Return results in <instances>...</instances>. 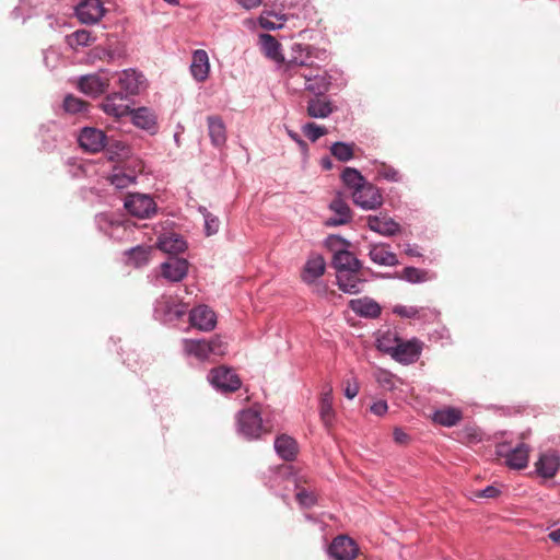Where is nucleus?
<instances>
[{"label":"nucleus","mask_w":560,"mask_h":560,"mask_svg":"<svg viewBox=\"0 0 560 560\" xmlns=\"http://www.w3.org/2000/svg\"><path fill=\"white\" fill-rule=\"evenodd\" d=\"M528 457L529 446L521 443L505 455V464L513 469H523L528 464Z\"/></svg>","instance_id":"26"},{"label":"nucleus","mask_w":560,"mask_h":560,"mask_svg":"<svg viewBox=\"0 0 560 560\" xmlns=\"http://www.w3.org/2000/svg\"><path fill=\"white\" fill-rule=\"evenodd\" d=\"M90 104L72 94L63 100V109L69 114H81L88 112Z\"/></svg>","instance_id":"39"},{"label":"nucleus","mask_w":560,"mask_h":560,"mask_svg":"<svg viewBox=\"0 0 560 560\" xmlns=\"http://www.w3.org/2000/svg\"><path fill=\"white\" fill-rule=\"evenodd\" d=\"M105 133L96 128L85 127L79 136L80 147L90 153L100 152L107 144Z\"/></svg>","instance_id":"12"},{"label":"nucleus","mask_w":560,"mask_h":560,"mask_svg":"<svg viewBox=\"0 0 560 560\" xmlns=\"http://www.w3.org/2000/svg\"><path fill=\"white\" fill-rule=\"evenodd\" d=\"M188 266V261L184 258L168 257V259L161 265V275L168 281L178 282L186 277Z\"/></svg>","instance_id":"15"},{"label":"nucleus","mask_w":560,"mask_h":560,"mask_svg":"<svg viewBox=\"0 0 560 560\" xmlns=\"http://www.w3.org/2000/svg\"><path fill=\"white\" fill-rule=\"evenodd\" d=\"M164 1L167 2L168 4H172V5L179 4V0H164Z\"/></svg>","instance_id":"61"},{"label":"nucleus","mask_w":560,"mask_h":560,"mask_svg":"<svg viewBox=\"0 0 560 560\" xmlns=\"http://www.w3.org/2000/svg\"><path fill=\"white\" fill-rule=\"evenodd\" d=\"M499 494V490L494 487H487L485 490H482L479 494V497L482 498H495Z\"/></svg>","instance_id":"56"},{"label":"nucleus","mask_w":560,"mask_h":560,"mask_svg":"<svg viewBox=\"0 0 560 560\" xmlns=\"http://www.w3.org/2000/svg\"><path fill=\"white\" fill-rule=\"evenodd\" d=\"M307 69V63L304 61L291 60L284 67V73L287 75L288 84L299 89L303 86L305 79L304 70Z\"/></svg>","instance_id":"25"},{"label":"nucleus","mask_w":560,"mask_h":560,"mask_svg":"<svg viewBox=\"0 0 560 560\" xmlns=\"http://www.w3.org/2000/svg\"><path fill=\"white\" fill-rule=\"evenodd\" d=\"M155 312L172 320L180 318L186 313V305L178 296L163 294L156 300Z\"/></svg>","instance_id":"11"},{"label":"nucleus","mask_w":560,"mask_h":560,"mask_svg":"<svg viewBox=\"0 0 560 560\" xmlns=\"http://www.w3.org/2000/svg\"><path fill=\"white\" fill-rule=\"evenodd\" d=\"M103 110L113 117L120 118L129 114V105L121 92L107 95L102 102Z\"/></svg>","instance_id":"16"},{"label":"nucleus","mask_w":560,"mask_h":560,"mask_svg":"<svg viewBox=\"0 0 560 560\" xmlns=\"http://www.w3.org/2000/svg\"><path fill=\"white\" fill-rule=\"evenodd\" d=\"M402 278L411 283L425 282L431 279L428 271L416 267H406L402 270Z\"/></svg>","instance_id":"42"},{"label":"nucleus","mask_w":560,"mask_h":560,"mask_svg":"<svg viewBox=\"0 0 560 560\" xmlns=\"http://www.w3.org/2000/svg\"><path fill=\"white\" fill-rule=\"evenodd\" d=\"M456 434L457 440L465 444H474L481 441V432L476 427H465Z\"/></svg>","instance_id":"43"},{"label":"nucleus","mask_w":560,"mask_h":560,"mask_svg":"<svg viewBox=\"0 0 560 560\" xmlns=\"http://www.w3.org/2000/svg\"><path fill=\"white\" fill-rule=\"evenodd\" d=\"M394 441L397 444H407L409 441V436L406 432H404L401 429L396 428L393 432Z\"/></svg>","instance_id":"53"},{"label":"nucleus","mask_w":560,"mask_h":560,"mask_svg":"<svg viewBox=\"0 0 560 560\" xmlns=\"http://www.w3.org/2000/svg\"><path fill=\"white\" fill-rule=\"evenodd\" d=\"M325 271V260L322 256L310 258L302 272L304 282L312 283L319 278Z\"/></svg>","instance_id":"33"},{"label":"nucleus","mask_w":560,"mask_h":560,"mask_svg":"<svg viewBox=\"0 0 560 560\" xmlns=\"http://www.w3.org/2000/svg\"><path fill=\"white\" fill-rule=\"evenodd\" d=\"M105 10L101 0H84L75 8V15L81 23H97L104 15Z\"/></svg>","instance_id":"13"},{"label":"nucleus","mask_w":560,"mask_h":560,"mask_svg":"<svg viewBox=\"0 0 560 560\" xmlns=\"http://www.w3.org/2000/svg\"><path fill=\"white\" fill-rule=\"evenodd\" d=\"M132 122L144 130H152L155 128V116L147 107H140L135 110L129 109Z\"/></svg>","instance_id":"34"},{"label":"nucleus","mask_w":560,"mask_h":560,"mask_svg":"<svg viewBox=\"0 0 560 560\" xmlns=\"http://www.w3.org/2000/svg\"><path fill=\"white\" fill-rule=\"evenodd\" d=\"M183 350L187 355H192L199 361H206L209 360L211 355H224L228 351V343L219 336H215L210 340L184 339Z\"/></svg>","instance_id":"1"},{"label":"nucleus","mask_w":560,"mask_h":560,"mask_svg":"<svg viewBox=\"0 0 560 560\" xmlns=\"http://www.w3.org/2000/svg\"><path fill=\"white\" fill-rule=\"evenodd\" d=\"M343 384L345 396L349 399H353L358 395L360 389L357 378L353 375H351L350 377L345 380Z\"/></svg>","instance_id":"48"},{"label":"nucleus","mask_w":560,"mask_h":560,"mask_svg":"<svg viewBox=\"0 0 560 560\" xmlns=\"http://www.w3.org/2000/svg\"><path fill=\"white\" fill-rule=\"evenodd\" d=\"M330 210L339 215V219L329 218L326 222L328 226H337L348 223L351 220V210L348 203L337 197L330 202Z\"/></svg>","instance_id":"29"},{"label":"nucleus","mask_w":560,"mask_h":560,"mask_svg":"<svg viewBox=\"0 0 560 560\" xmlns=\"http://www.w3.org/2000/svg\"><path fill=\"white\" fill-rule=\"evenodd\" d=\"M422 346L418 340L402 341L396 339V346L387 349V352L398 362L410 364L416 362L421 354Z\"/></svg>","instance_id":"5"},{"label":"nucleus","mask_w":560,"mask_h":560,"mask_svg":"<svg viewBox=\"0 0 560 560\" xmlns=\"http://www.w3.org/2000/svg\"><path fill=\"white\" fill-rule=\"evenodd\" d=\"M394 313L401 317L413 318L418 315L419 311L413 306L397 305L394 308Z\"/></svg>","instance_id":"50"},{"label":"nucleus","mask_w":560,"mask_h":560,"mask_svg":"<svg viewBox=\"0 0 560 560\" xmlns=\"http://www.w3.org/2000/svg\"><path fill=\"white\" fill-rule=\"evenodd\" d=\"M125 208L133 217L144 219L155 213L156 205L154 200L142 194H130L125 199Z\"/></svg>","instance_id":"6"},{"label":"nucleus","mask_w":560,"mask_h":560,"mask_svg":"<svg viewBox=\"0 0 560 560\" xmlns=\"http://www.w3.org/2000/svg\"><path fill=\"white\" fill-rule=\"evenodd\" d=\"M352 199L357 206L365 210H373L383 205V196L378 188L368 182L358 191H352Z\"/></svg>","instance_id":"10"},{"label":"nucleus","mask_w":560,"mask_h":560,"mask_svg":"<svg viewBox=\"0 0 560 560\" xmlns=\"http://www.w3.org/2000/svg\"><path fill=\"white\" fill-rule=\"evenodd\" d=\"M406 254L409 256H418L419 254L416 252V249L411 248L410 246L406 249Z\"/></svg>","instance_id":"60"},{"label":"nucleus","mask_w":560,"mask_h":560,"mask_svg":"<svg viewBox=\"0 0 560 560\" xmlns=\"http://www.w3.org/2000/svg\"><path fill=\"white\" fill-rule=\"evenodd\" d=\"M353 143L335 142L330 148V152L339 161L347 162L353 158Z\"/></svg>","instance_id":"41"},{"label":"nucleus","mask_w":560,"mask_h":560,"mask_svg":"<svg viewBox=\"0 0 560 560\" xmlns=\"http://www.w3.org/2000/svg\"><path fill=\"white\" fill-rule=\"evenodd\" d=\"M151 247L149 246H136L126 252L127 264L133 267H141L149 261Z\"/></svg>","instance_id":"37"},{"label":"nucleus","mask_w":560,"mask_h":560,"mask_svg":"<svg viewBox=\"0 0 560 560\" xmlns=\"http://www.w3.org/2000/svg\"><path fill=\"white\" fill-rule=\"evenodd\" d=\"M328 553L334 560H354L359 548L353 539L339 535L329 545Z\"/></svg>","instance_id":"9"},{"label":"nucleus","mask_w":560,"mask_h":560,"mask_svg":"<svg viewBox=\"0 0 560 560\" xmlns=\"http://www.w3.org/2000/svg\"><path fill=\"white\" fill-rule=\"evenodd\" d=\"M387 404L384 400H378L371 406V411L374 415L383 416L387 411Z\"/></svg>","instance_id":"54"},{"label":"nucleus","mask_w":560,"mask_h":560,"mask_svg":"<svg viewBox=\"0 0 560 560\" xmlns=\"http://www.w3.org/2000/svg\"><path fill=\"white\" fill-rule=\"evenodd\" d=\"M277 454L284 460H293L298 454V444L294 439L282 434L275 441Z\"/></svg>","instance_id":"31"},{"label":"nucleus","mask_w":560,"mask_h":560,"mask_svg":"<svg viewBox=\"0 0 560 560\" xmlns=\"http://www.w3.org/2000/svg\"><path fill=\"white\" fill-rule=\"evenodd\" d=\"M237 2L246 10H250L260 5L261 0H237Z\"/></svg>","instance_id":"55"},{"label":"nucleus","mask_w":560,"mask_h":560,"mask_svg":"<svg viewBox=\"0 0 560 560\" xmlns=\"http://www.w3.org/2000/svg\"><path fill=\"white\" fill-rule=\"evenodd\" d=\"M126 46L115 36H108L105 44L97 45L90 49L86 55V62L95 65L98 61L114 63L126 57Z\"/></svg>","instance_id":"2"},{"label":"nucleus","mask_w":560,"mask_h":560,"mask_svg":"<svg viewBox=\"0 0 560 560\" xmlns=\"http://www.w3.org/2000/svg\"><path fill=\"white\" fill-rule=\"evenodd\" d=\"M208 378L213 386L222 392H235L242 384L240 377L225 366L212 369Z\"/></svg>","instance_id":"7"},{"label":"nucleus","mask_w":560,"mask_h":560,"mask_svg":"<svg viewBox=\"0 0 560 560\" xmlns=\"http://www.w3.org/2000/svg\"><path fill=\"white\" fill-rule=\"evenodd\" d=\"M331 218L339 219V215L334 214Z\"/></svg>","instance_id":"62"},{"label":"nucleus","mask_w":560,"mask_h":560,"mask_svg":"<svg viewBox=\"0 0 560 560\" xmlns=\"http://www.w3.org/2000/svg\"><path fill=\"white\" fill-rule=\"evenodd\" d=\"M350 308L358 315L363 317L376 318L381 314V306L369 298L351 300Z\"/></svg>","instance_id":"23"},{"label":"nucleus","mask_w":560,"mask_h":560,"mask_svg":"<svg viewBox=\"0 0 560 560\" xmlns=\"http://www.w3.org/2000/svg\"><path fill=\"white\" fill-rule=\"evenodd\" d=\"M360 271H345L337 273V283L341 291L350 294L360 292V284L363 279L360 277Z\"/></svg>","instance_id":"27"},{"label":"nucleus","mask_w":560,"mask_h":560,"mask_svg":"<svg viewBox=\"0 0 560 560\" xmlns=\"http://www.w3.org/2000/svg\"><path fill=\"white\" fill-rule=\"evenodd\" d=\"M368 226L384 236L395 235L399 231V224L385 214L369 215Z\"/></svg>","instance_id":"18"},{"label":"nucleus","mask_w":560,"mask_h":560,"mask_svg":"<svg viewBox=\"0 0 560 560\" xmlns=\"http://www.w3.org/2000/svg\"><path fill=\"white\" fill-rule=\"evenodd\" d=\"M107 70H101L96 73L82 75L79 78L77 88L85 95L96 97L105 93L109 86L110 78Z\"/></svg>","instance_id":"4"},{"label":"nucleus","mask_w":560,"mask_h":560,"mask_svg":"<svg viewBox=\"0 0 560 560\" xmlns=\"http://www.w3.org/2000/svg\"><path fill=\"white\" fill-rule=\"evenodd\" d=\"M549 538L560 545V529H556V530H552L550 534H549Z\"/></svg>","instance_id":"58"},{"label":"nucleus","mask_w":560,"mask_h":560,"mask_svg":"<svg viewBox=\"0 0 560 560\" xmlns=\"http://www.w3.org/2000/svg\"><path fill=\"white\" fill-rule=\"evenodd\" d=\"M332 266L336 268L338 273L349 270L360 271L362 268L361 261L355 258L352 253L345 249L335 253Z\"/></svg>","instance_id":"20"},{"label":"nucleus","mask_w":560,"mask_h":560,"mask_svg":"<svg viewBox=\"0 0 560 560\" xmlns=\"http://www.w3.org/2000/svg\"><path fill=\"white\" fill-rule=\"evenodd\" d=\"M302 131L304 136L312 142L317 141L320 137L327 133L325 127L318 126L315 122H308L303 126Z\"/></svg>","instance_id":"44"},{"label":"nucleus","mask_w":560,"mask_h":560,"mask_svg":"<svg viewBox=\"0 0 560 560\" xmlns=\"http://www.w3.org/2000/svg\"><path fill=\"white\" fill-rule=\"evenodd\" d=\"M238 432L247 439H258L264 432L260 411L255 408L242 410L237 416Z\"/></svg>","instance_id":"3"},{"label":"nucleus","mask_w":560,"mask_h":560,"mask_svg":"<svg viewBox=\"0 0 560 560\" xmlns=\"http://www.w3.org/2000/svg\"><path fill=\"white\" fill-rule=\"evenodd\" d=\"M376 381L385 389H392L395 386V376L388 371L380 370L376 374Z\"/></svg>","instance_id":"47"},{"label":"nucleus","mask_w":560,"mask_h":560,"mask_svg":"<svg viewBox=\"0 0 560 560\" xmlns=\"http://www.w3.org/2000/svg\"><path fill=\"white\" fill-rule=\"evenodd\" d=\"M94 37L91 32L86 30H78L67 36V42L72 48H78L79 46H88L94 42Z\"/></svg>","instance_id":"40"},{"label":"nucleus","mask_w":560,"mask_h":560,"mask_svg":"<svg viewBox=\"0 0 560 560\" xmlns=\"http://www.w3.org/2000/svg\"><path fill=\"white\" fill-rule=\"evenodd\" d=\"M158 247L170 255L175 257L179 253H183L187 244L185 240L176 233H165L159 237Z\"/></svg>","instance_id":"19"},{"label":"nucleus","mask_w":560,"mask_h":560,"mask_svg":"<svg viewBox=\"0 0 560 560\" xmlns=\"http://www.w3.org/2000/svg\"><path fill=\"white\" fill-rule=\"evenodd\" d=\"M189 323L199 330L210 331L215 327L217 317L208 306L199 305L190 311Z\"/></svg>","instance_id":"14"},{"label":"nucleus","mask_w":560,"mask_h":560,"mask_svg":"<svg viewBox=\"0 0 560 560\" xmlns=\"http://www.w3.org/2000/svg\"><path fill=\"white\" fill-rule=\"evenodd\" d=\"M318 96L316 95L307 102L306 113L312 118H326L334 112V106L329 101Z\"/></svg>","instance_id":"32"},{"label":"nucleus","mask_w":560,"mask_h":560,"mask_svg":"<svg viewBox=\"0 0 560 560\" xmlns=\"http://www.w3.org/2000/svg\"><path fill=\"white\" fill-rule=\"evenodd\" d=\"M133 180V178L131 176H120L118 174L114 175L113 178H112V184L115 185L116 187H125L127 186L129 183H131Z\"/></svg>","instance_id":"52"},{"label":"nucleus","mask_w":560,"mask_h":560,"mask_svg":"<svg viewBox=\"0 0 560 560\" xmlns=\"http://www.w3.org/2000/svg\"><path fill=\"white\" fill-rule=\"evenodd\" d=\"M305 79L303 81V88L306 91L314 93L315 95H323L328 91L330 82L326 74V71L322 70L317 66L308 65L307 69L304 70Z\"/></svg>","instance_id":"8"},{"label":"nucleus","mask_w":560,"mask_h":560,"mask_svg":"<svg viewBox=\"0 0 560 560\" xmlns=\"http://www.w3.org/2000/svg\"><path fill=\"white\" fill-rule=\"evenodd\" d=\"M118 84L127 95H136L144 84V77L135 69H127L119 73Z\"/></svg>","instance_id":"17"},{"label":"nucleus","mask_w":560,"mask_h":560,"mask_svg":"<svg viewBox=\"0 0 560 560\" xmlns=\"http://www.w3.org/2000/svg\"><path fill=\"white\" fill-rule=\"evenodd\" d=\"M322 164L325 168H331V161L329 159H323Z\"/></svg>","instance_id":"59"},{"label":"nucleus","mask_w":560,"mask_h":560,"mask_svg":"<svg viewBox=\"0 0 560 560\" xmlns=\"http://www.w3.org/2000/svg\"><path fill=\"white\" fill-rule=\"evenodd\" d=\"M207 235L215 234L219 230V220L211 214L205 215Z\"/></svg>","instance_id":"51"},{"label":"nucleus","mask_w":560,"mask_h":560,"mask_svg":"<svg viewBox=\"0 0 560 560\" xmlns=\"http://www.w3.org/2000/svg\"><path fill=\"white\" fill-rule=\"evenodd\" d=\"M295 498L303 506H312L315 503V495L305 489H300L296 492Z\"/></svg>","instance_id":"49"},{"label":"nucleus","mask_w":560,"mask_h":560,"mask_svg":"<svg viewBox=\"0 0 560 560\" xmlns=\"http://www.w3.org/2000/svg\"><path fill=\"white\" fill-rule=\"evenodd\" d=\"M209 69L210 65L208 54L202 49L196 50L192 55V62L190 66L192 77L197 81L202 82L208 78Z\"/></svg>","instance_id":"24"},{"label":"nucleus","mask_w":560,"mask_h":560,"mask_svg":"<svg viewBox=\"0 0 560 560\" xmlns=\"http://www.w3.org/2000/svg\"><path fill=\"white\" fill-rule=\"evenodd\" d=\"M208 135L215 147H221L226 141V128L219 116H208Z\"/></svg>","instance_id":"28"},{"label":"nucleus","mask_w":560,"mask_h":560,"mask_svg":"<svg viewBox=\"0 0 560 560\" xmlns=\"http://www.w3.org/2000/svg\"><path fill=\"white\" fill-rule=\"evenodd\" d=\"M369 256L377 265L396 266L398 264L396 255L389 250V246L386 244L371 245Z\"/></svg>","instance_id":"22"},{"label":"nucleus","mask_w":560,"mask_h":560,"mask_svg":"<svg viewBox=\"0 0 560 560\" xmlns=\"http://www.w3.org/2000/svg\"><path fill=\"white\" fill-rule=\"evenodd\" d=\"M259 43L261 51L266 57L277 62H283L284 58L281 54V45L273 36L270 34H261L259 36Z\"/></svg>","instance_id":"30"},{"label":"nucleus","mask_w":560,"mask_h":560,"mask_svg":"<svg viewBox=\"0 0 560 560\" xmlns=\"http://www.w3.org/2000/svg\"><path fill=\"white\" fill-rule=\"evenodd\" d=\"M463 418L462 411L456 408H443L436 410L433 415V421L443 427L456 425Z\"/></svg>","instance_id":"36"},{"label":"nucleus","mask_w":560,"mask_h":560,"mask_svg":"<svg viewBox=\"0 0 560 560\" xmlns=\"http://www.w3.org/2000/svg\"><path fill=\"white\" fill-rule=\"evenodd\" d=\"M535 466L539 476L552 478L560 467V458L556 453H546L539 457Z\"/></svg>","instance_id":"21"},{"label":"nucleus","mask_w":560,"mask_h":560,"mask_svg":"<svg viewBox=\"0 0 560 560\" xmlns=\"http://www.w3.org/2000/svg\"><path fill=\"white\" fill-rule=\"evenodd\" d=\"M259 24L261 27H264L266 30H275L277 27L273 22H271L270 20H268L264 16H260Z\"/></svg>","instance_id":"57"},{"label":"nucleus","mask_w":560,"mask_h":560,"mask_svg":"<svg viewBox=\"0 0 560 560\" xmlns=\"http://www.w3.org/2000/svg\"><path fill=\"white\" fill-rule=\"evenodd\" d=\"M376 172L380 177L387 179L389 182L400 180L399 172L395 170L393 166L387 165L385 163H380L376 166Z\"/></svg>","instance_id":"45"},{"label":"nucleus","mask_w":560,"mask_h":560,"mask_svg":"<svg viewBox=\"0 0 560 560\" xmlns=\"http://www.w3.org/2000/svg\"><path fill=\"white\" fill-rule=\"evenodd\" d=\"M342 182L352 191H358L366 180L359 171L352 167H346L341 174Z\"/></svg>","instance_id":"38"},{"label":"nucleus","mask_w":560,"mask_h":560,"mask_svg":"<svg viewBox=\"0 0 560 560\" xmlns=\"http://www.w3.org/2000/svg\"><path fill=\"white\" fill-rule=\"evenodd\" d=\"M319 413L324 424L326 427H330L335 419V411L332 408V388L330 386H328L322 394Z\"/></svg>","instance_id":"35"},{"label":"nucleus","mask_w":560,"mask_h":560,"mask_svg":"<svg viewBox=\"0 0 560 560\" xmlns=\"http://www.w3.org/2000/svg\"><path fill=\"white\" fill-rule=\"evenodd\" d=\"M133 232H135V225L127 221V222L114 224L112 235L117 238H122L125 235L129 236Z\"/></svg>","instance_id":"46"}]
</instances>
